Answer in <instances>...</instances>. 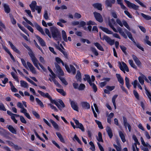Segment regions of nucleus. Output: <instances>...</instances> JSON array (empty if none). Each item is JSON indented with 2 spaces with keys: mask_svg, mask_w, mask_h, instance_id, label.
<instances>
[{
  "mask_svg": "<svg viewBox=\"0 0 151 151\" xmlns=\"http://www.w3.org/2000/svg\"><path fill=\"white\" fill-rule=\"evenodd\" d=\"M84 80L85 81H87L89 84L92 83L90 76L88 75H85V78H84Z\"/></svg>",
  "mask_w": 151,
  "mask_h": 151,
  "instance_id": "nucleus-41",
  "label": "nucleus"
},
{
  "mask_svg": "<svg viewBox=\"0 0 151 151\" xmlns=\"http://www.w3.org/2000/svg\"><path fill=\"white\" fill-rule=\"evenodd\" d=\"M62 37L64 41L65 42H67L68 40L67 39L66 33L64 30H62Z\"/></svg>",
  "mask_w": 151,
  "mask_h": 151,
  "instance_id": "nucleus-43",
  "label": "nucleus"
},
{
  "mask_svg": "<svg viewBox=\"0 0 151 151\" xmlns=\"http://www.w3.org/2000/svg\"><path fill=\"white\" fill-rule=\"evenodd\" d=\"M145 78V76L142 74H141L140 76L138 77V80L140 83L142 85H143L144 84V78Z\"/></svg>",
  "mask_w": 151,
  "mask_h": 151,
  "instance_id": "nucleus-28",
  "label": "nucleus"
},
{
  "mask_svg": "<svg viewBox=\"0 0 151 151\" xmlns=\"http://www.w3.org/2000/svg\"><path fill=\"white\" fill-rule=\"evenodd\" d=\"M20 112L23 113L24 115L28 119H31V117L29 114L27 113V110L24 108L21 109Z\"/></svg>",
  "mask_w": 151,
  "mask_h": 151,
  "instance_id": "nucleus-20",
  "label": "nucleus"
},
{
  "mask_svg": "<svg viewBox=\"0 0 151 151\" xmlns=\"http://www.w3.org/2000/svg\"><path fill=\"white\" fill-rule=\"evenodd\" d=\"M65 66L66 70L68 73L72 72L73 74H75L76 70V69L73 66L71 65H70V68L68 66L66 65H65Z\"/></svg>",
  "mask_w": 151,
  "mask_h": 151,
  "instance_id": "nucleus-11",
  "label": "nucleus"
},
{
  "mask_svg": "<svg viewBox=\"0 0 151 151\" xmlns=\"http://www.w3.org/2000/svg\"><path fill=\"white\" fill-rule=\"evenodd\" d=\"M7 113L8 115L11 116V118L14 122L15 123L17 124V121L15 118H14V117L13 116L14 114L12 113L11 111L8 110L7 111Z\"/></svg>",
  "mask_w": 151,
  "mask_h": 151,
  "instance_id": "nucleus-29",
  "label": "nucleus"
},
{
  "mask_svg": "<svg viewBox=\"0 0 151 151\" xmlns=\"http://www.w3.org/2000/svg\"><path fill=\"white\" fill-rule=\"evenodd\" d=\"M8 42L11 48L14 51L19 54L20 53V52L19 50L16 48V47L11 42L9 41Z\"/></svg>",
  "mask_w": 151,
  "mask_h": 151,
  "instance_id": "nucleus-17",
  "label": "nucleus"
},
{
  "mask_svg": "<svg viewBox=\"0 0 151 151\" xmlns=\"http://www.w3.org/2000/svg\"><path fill=\"white\" fill-rule=\"evenodd\" d=\"M126 33L127 34V36H128V37L133 42H134L135 40H134V38H133L132 35L131 34V33L129 32H127L126 31Z\"/></svg>",
  "mask_w": 151,
  "mask_h": 151,
  "instance_id": "nucleus-48",
  "label": "nucleus"
},
{
  "mask_svg": "<svg viewBox=\"0 0 151 151\" xmlns=\"http://www.w3.org/2000/svg\"><path fill=\"white\" fill-rule=\"evenodd\" d=\"M141 143L143 147H141L142 150L144 151H149L151 148V146L147 142H145L142 137H140Z\"/></svg>",
  "mask_w": 151,
  "mask_h": 151,
  "instance_id": "nucleus-6",
  "label": "nucleus"
},
{
  "mask_svg": "<svg viewBox=\"0 0 151 151\" xmlns=\"http://www.w3.org/2000/svg\"><path fill=\"white\" fill-rule=\"evenodd\" d=\"M50 30L53 38L56 40H58L60 38V36L59 35V32L57 28L55 27H50Z\"/></svg>",
  "mask_w": 151,
  "mask_h": 151,
  "instance_id": "nucleus-4",
  "label": "nucleus"
},
{
  "mask_svg": "<svg viewBox=\"0 0 151 151\" xmlns=\"http://www.w3.org/2000/svg\"><path fill=\"white\" fill-rule=\"evenodd\" d=\"M56 134L58 138L59 139L60 141L63 143H65L64 139L61 134L59 132H56Z\"/></svg>",
  "mask_w": 151,
  "mask_h": 151,
  "instance_id": "nucleus-37",
  "label": "nucleus"
},
{
  "mask_svg": "<svg viewBox=\"0 0 151 151\" xmlns=\"http://www.w3.org/2000/svg\"><path fill=\"white\" fill-rule=\"evenodd\" d=\"M123 122H124V126L126 129H127V127L129 131V132H130L131 131V126L129 124L127 121V119L126 118L124 117H123Z\"/></svg>",
  "mask_w": 151,
  "mask_h": 151,
  "instance_id": "nucleus-14",
  "label": "nucleus"
},
{
  "mask_svg": "<svg viewBox=\"0 0 151 151\" xmlns=\"http://www.w3.org/2000/svg\"><path fill=\"white\" fill-rule=\"evenodd\" d=\"M134 45L139 49L141 50L142 51H144V50L143 48L141 46V45L139 43H136L135 41L134 42Z\"/></svg>",
  "mask_w": 151,
  "mask_h": 151,
  "instance_id": "nucleus-56",
  "label": "nucleus"
},
{
  "mask_svg": "<svg viewBox=\"0 0 151 151\" xmlns=\"http://www.w3.org/2000/svg\"><path fill=\"white\" fill-rule=\"evenodd\" d=\"M102 39L105 40L108 43L111 45H114L115 42L114 40L111 39L109 37L106 35L104 36Z\"/></svg>",
  "mask_w": 151,
  "mask_h": 151,
  "instance_id": "nucleus-9",
  "label": "nucleus"
},
{
  "mask_svg": "<svg viewBox=\"0 0 151 151\" xmlns=\"http://www.w3.org/2000/svg\"><path fill=\"white\" fill-rule=\"evenodd\" d=\"M28 50L29 51V52H28V54L30 57L31 59L35 57L33 52H32L31 49H30Z\"/></svg>",
  "mask_w": 151,
  "mask_h": 151,
  "instance_id": "nucleus-60",
  "label": "nucleus"
},
{
  "mask_svg": "<svg viewBox=\"0 0 151 151\" xmlns=\"http://www.w3.org/2000/svg\"><path fill=\"white\" fill-rule=\"evenodd\" d=\"M31 60L34 65L37 64H38L39 63L38 60L35 57L31 59Z\"/></svg>",
  "mask_w": 151,
  "mask_h": 151,
  "instance_id": "nucleus-49",
  "label": "nucleus"
},
{
  "mask_svg": "<svg viewBox=\"0 0 151 151\" xmlns=\"http://www.w3.org/2000/svg\"><path fill=\"white\" fill-rule=\"evenodd\" d=\"M11 74L13 78L17 82H19V80L17 76L16 75L15 73L13 72H11Z\"/></svg>",
  "mask_w": 151,
  "mask_h": 151,
  "instance_id": "nucleus-51",
  "label": "nucleus"
},
{
  "mask_svg": "<svg viewBox=\"0 0 151 151\" xmlns=\"http://www.w3.org/2000/svg\"><path fill=\"white\" fill-rule=\"evenodd\" d=\"M89 84L92 87L94 92H96L97 91V88L96 85L94 83H90Z\"/></svg>",
  "mask_w": 151,
  "mask_h": 151,
  "instance_id": "nucleus-62",
  "label": "nucleus"
},
{
  "mask_svg": "<svg viewBox=\"0 0 151 151\" xmlns=\"http://www.w3.org/2000/svg\"><path fill=\"white\" fill-rule=\"evenodd\" d=\"M99 28L106 33L109 34H112L113 37L119 39H121L120 37L118 34L116 33H113L110 30L102 26L99 27Z\"/></svg>",
  "mask_w": 151,
  "mask_h": 151,
  "instance_id": "nucleus-5",
  "label": "nucleus"
},
{
  "mask_svg": "<svg viewBox=\"0 0 151 151\" xmlns=\"http://www.w3.org/2000/svg\"><path fill=\"white\" fill-rule=\"evenodd\" d=\"M97 140L100 142H103V140L102 138V134L100 132H99L98 133V137H97Z\"/></svg>",
  "mask_w": 151,
  "mask_h": 151,
  "instance_id": "nucleus-50",
  "label": "nucleus"
},
{
  "mask_svg": "<svg viewBox=\"0 0 151 151\" xmlns=\"http://www.w3.org/2000/svg\"><path fill=\"white\" fill-rule=\"evenodd\" d=\"M73 120L76 124V128H79L82 132H84L85 131V128L83 125L81 123H79L78 121L75 118H73Z\"/></svg>",
  "mask_w": 151,
  "mask_h": 151,
  "instance_id": "nucleus-8",
  "label": "nucleus"
},
{
  "mask_svg": "<svg viewBox=\"0 0 151 151\" xmlns=\"http://www.w3.org/2000/svg\"><path fill=\"white\" fill-rule=\"evenodd\" d=\"M122 0H116L118 4L120 5L121 8L124 10H126L127 8L122 3Z\"/></svg>",
  "mask_w": 151,
  "mask_h": 151,
  "instance_id": "nucleus-36",
  "label": "nucleus"
},
{
  "mask_svg": "<svg viewBox=\"0 0 151 151\" xmlns=\"http://www.w3.org/2000/svg\"><path fill=\"white\" fill-rule=\"evenodd\" d=\"M89 144L91 146V147L90 148V150L92 151H95V148L93 143L91 141L89 142Z\"/></svg>",
  "mask_w": 151,
  "mask_h": 151,
  "instance_id": "nucleus-55",
  "label": "nucleus"
},
{
  "mask_svg": "<svg viewBox=\"0 0 151 151\" xmlns=\"http://www.w3.org/2000/svg\"><path fill=\"white\" fill-rule=\"evenodd\" d=\"M119 134L122 142L124 143L126 141L124 134L121 131L119 132Z\"/></svg>",
  "mask_w": 151,
  "mask_h": 151,
  "instance_id": "nucleus-35",
  "label": "nucleus"
},
{
  "mask_svg": "<svg viewBox=\"0 0 151 151\" xmlns=\"http://www.w3.org/2000/svg\"><path fill=\"white\" fill-rule=\"evenodd\" d=\"M55 65L57 70V73L58 75L60 76H63L64 75V72L60 66L56 63H55Z\"/></svg>",
  "mask_w": 151,
  "mask_h": 151,
  "instance_id": "nucleus-16",
  "label": "nucleus"
},
{
  "mask_svg": "<svg viewBox=\"0 0 151 151\" xmlns=\"http://www.w3.org/2000/svg\"><path fill=\"white\" fill-rule=\"evenodd\" d=\"M91 50L92 52L94 53V54L96 56H97L99 55V53L94 48L91 47Z\"/></svg>",
  "mask_w": 151,
  "mask_h": 151,
  "instance_id": "nucleus-63",
  "label": "nucleus"
},
{
  "mask_svg": "<svg viewBox=\"0 0 151 151\" xmlns=\"http://www.w3.org/2000/svg\"><path fill=\"white\" fill-rule=\"evenodd\" d=\"M106 89H105L104 90V92L106 93L109 94L110 93V91L114 89L115 86H106Z\"/></svg>",
  "mask_w": 151,
  "mask_h": 151,
  "instance_id": "nucleus-15",
  "label": "nucleus"
},
{
  "mask_svg": "<svg viewBox=\"0 0 151 151\" xmlns=\"http://www.w3.org/2000/svg\"><path fill=\"white\" fill-rule=\"evenodd\" d=\"M106 130L110 138H111L113 136V134L111 128L109 127H107L106 129Z\"/></svg>",
  "mask_w": 151,
  "mask_h": 151,
  "instance_id": "nucleus-30",
  "label": "nucleus"
},
{
  "mask_svg": "<svg viewBox=\"0 0 151 151\" xmlns=\"http://www.w3.org/2000/svg\"><path fill=\"white\" fill-rule=\"evenodd\" d=\"M37 2L35 1H32L30 4L29 5V6L33 12L35 11V8L36 7V5Z\"/></svg>",
  "mask_w": 151,
  "mask_h": 151,
  "instance_id": "nucleus-24",
  "label": "nucleus"
},
{
  "mask_svg": "<svg viewBox=\"0 0 151 151\" xmlns=\"http://www.w3.org/2000/svg\"><path fill=\"white\" fill-rule=\"evenodd\" d=\"M70 104L72 108L74 110L78 111V107L76 102L72 101L71 102Z\"/></svg>",
  "mask_w": 151,
  "mask_h": 151,
  "instance_id": "nucleus-23",
  "label": "nucleus"
},
{
  "mask_svg": "<svg viewBox=\"0 0 151 151\" xmlns=\"http://www.w3.org/2000/svg\"><path fill=\"white\" fill-rule=\"evenodd\" d=\"M42 9V6H36L35 8L36 10L37 11V13L38 14H40L41 12V11Z\"/></svg>",
  "mask_w": 151,
  "mask_h": 151,
  "instance_id": "nucleus-61",
  "label": "nucleus"
},
{
  "mask_svg": "<svg viewBox=\"0 0 151 151\" xmlns=\"http://www.w3.org/2000/svg\"><path fill=\"white\" fill-rule=\"evenodd\" d=\"M124 1L127 5V6L130 8H132L134 10H137L138 9L139 6L132 3L127 0H124Z\"/></svg>",
  "mask_w": 151,
  "mask_h": 151,
  "instance_id": "nucleus-7",
  "label": "nucleus"
},
{
  "mask_svg": "<svg viewBox=\"0 0 151 151\" xmlns=\"http://www.w3.org/2000/svg\"><path fill=\"white\" fill-rule=\"evenodd\" d=\"M93 14L96 20L100 22H103V19L102 16L100 13L95 12L93 13Z\"/></svg>",
  "mask_w": 151,
  "mask_h": 151,
  "instance_id": "nucleus-13",
  "label": "nucleus"
},
{
  "mask_svg": "<svg viewBox=\"0 0 151 151\" xmlns=\"http://www.w3.org/2000/svg\"><path fill=\"white\" fill-rule=\"evenodd\" d=\"M114 114L113 113L111 112L109 115L107 117V122L111 124V119L113 117Z\"/></svg>",
  "mask_w": 151,
  "mask_h": 151,
  "instance_id": "nucleus-38",
  "label": "nucleus"
},
{
  "mask_svg": "<svg viewBox=\"0 0 151 151\" xmlns=\"http://www.w3.org/2000/svg\"><path fill=\"white\" fill-rule=\"evenodd\" d=\"M81 105L82 107L86 109H88L90 108L89 104L86 102H82L81 103Z\"/></svg>",
  "mask_w": 151,
  "mask_h": 151,
  "instance_id": "nucleus-27",
  "label": "nucleus"
},
{
  "mask_svg": "<svg viewBox=\"0 0 151 151\" xmlns=\"http://www.w3.org/2000/svg\"><path fill=\"white\" fill-rule=\"evenodd\" d=\"M132 139H133V140L135 141V143L134 144H135L136 145H139L140 143L139 142L138 140L136 137V136L134 135H132Z\"/></svg>",
  "mask_w": 151,
  "mask_h": 151,
  "instance_id": "nucleus-46",
  "label": "nucleus"
},
{
  "mask_svg": "<svg viewBox=\"0 0 151 151\" xmlns=\"http://www.w3.org/2000/svg\"><path fill=\"white\" fill-rule=\"evenodd\" d=\"M20 83L21 86L22 87L26 88H28L29 85L26 81H21Z\"/></svg>",
  "mask_w": 151,
  "mask_h": 151,
  "instance_id": "nucleus-32",
  "label": "nucleus"
},
{
  "mask_svg": "<svg viewBox=\"0 0 151 151\" xmlns=\"http://www.w3.org/2000/svg\"><path fill=\"white\" fill-rule=\"evenodd\" d=\"M49 100L52 103L55 104L58 108L60 110H61L63 108L65 107L64 103L61 99H59L57 101H56L55 100L52 99L51 97V99H49Z\"/></svg>",
  "mask_w": 151,
  "mask_h": 151,
  "instance_id": "nucleus-3",
  "label": "nucleus"
},
{
  "mask_svg": "<svg viewBox=\"0 0 151 151\" xmlns=\"http://www.w3.org/2000/svg\"><path fill=\"white\" fill-rule=\"evenodd\" d=\"M129 63L131 65V66L135 68L136 69L137 66L135 65L134 63L133 62V60H129Z\"/></svg>",
  "mask_w": 151,
  "mask_h": 151,
  "instance_id": "nucleus-54",
  "label": "nucleus"
},
{
  "mask_svg": "<svg viewBox=\"0 0 151 151\" xmlns=\"http://www.w3.org/2000/svg\"><path fill=\"white\" fill-rule=\"evenodd\" d=\"M4 49L5 50V51L9 55L11 58V59L14 62L15 61V59L13 56V55H12L10 51H9V50L6 47H5L4 48Z\"/></svg>",
  "mask_w": 151,
  "mask_h": 151,
  "instance_id": "nucleus-33",
  "label": "nucleus"
},
{
  "mask_svg": "<svg viewBox=\"0 0 151 151\" xmlns=\"http://www.w3.org/2000/svg\"><path fill=\"white\" fill-rule=\"evenodd\" d=\"M18 26L19 28L22 30L24 33L27 35L28 36H29V35L26 29L24 27H22L19 24H18Z\"/></svg>",
  "mask_w": 151,
  "mask_h": 151,
  "instance_id": "nucleus-42",
  "label": "nucleus"
},
{
  "mask_svg": "<svg viewBox=\"0 0 151 151\" xmlns=\"http://www.w3.org/2000/svg\"><path fill=\"white\" fill-rule=\"evenodd\" d=\"M116 76L118 81L122 85H123L124 84V80L122 78L121 76L119 74H116Z\"/></svg>",
  "mask_w": 151,
  "mask_h": 151,
  "instance_id": "nucleus-25",
  "label": "nucleus"
},
{
  "mask_svg": "<svg viewBox=\"0 0 151 151\" xmlns=\"http://www.w3.org/2000/svg\"><path fill=\"white\" fill-rule=\"evenodd\" d=\"M23 24L25 26V27L31 32L33 33L34 32L33 29L31 26L29 25H25V22H23Z\"/></svg>",
  "mask_w": 151,
  "mask_h": 151,
  "instance_id": "nucleus-45",
  "label": "nucleus"
},
{
  "mask_svg": "<svg viewBox=\"0 0 151 151\" xmlns=\"http://www.w3.org/2000/svg\"><path fill=\"white\" fill-rule=\"evenodd\" d=\"M76 78L77 79L78 81H80L81 79V76L80 72L79 71H78L77 74L76 76Z\"/></svg>",
  "mask_w": 151,
  "mask_h": 151,
  "instance_id": "nucleus-57",
  "label": "nucleus"
},
{
  "mask_svg": "<svg viewBox=\"0 0 151 151\" xmlns=\"http://www.w3.org/2000/svg\"><path fill=\"white\" fill-rule=\"evenodd\" d=\"M50 121L51 123L55 129H59L58 125L52 119H50Z\"/></svg>",
  "mask_w": 151,
  "mask_h": 151,
  "instance_id": "nucleus-34",
  "label": "nucleus"
},
{
  "mask_svg": "<svg viewBox=\"0 0 151 151\" xmlns=\"http://www.w3.org/2000/svg\"><path fill=\"white\" fill-rule=\"evenodd\" d=\"M5 12L7 13H9L10 12V9L9 5L6 3L2 4Z\"/></svg>",
  "mask_w": 151,
  "mask_h": 151,
  "instance_id": "nucleus-19",
  "label": "nucleus"
},
{
  "mask_svg": "<svg viewBox=\"0 0 151 151\" xmlns=\"http://www.w3.org/2000/svg\"><path fill=\"white\" fill-rule=\"evenodd\" d=\"M132 149L133 151H139V149L137 147V145L133 144L132 146Z\"/></svg>",
  "mask_w": 151,
  "mask_h": 151,
  "instance_id": "nucleus-64",
  "label": "nucleus"
},
{
  "mask_svg": "<svg viewBox=\"0 0 151 151\" xmlns=\"http://www.w3.org/2000/svg\"><path fill=\"white\" fill-rule=\"evenodd\" d=\"M35 37L38 40L39 42L42 46H45V43L43 40L42 38H41L39 36L37 35H35Z\"/></svg>",
  "mask_w": 151,
  "mask_h": 151,
  "instance_id": "nucleus-26",
  "label": "nucleus"
},
{
  "mask_svg": "<svg viewBox=\"0 0 151 151\" xmlns=\"http://www.w3.org/2000/svg\"><path fill=\"white\" fill-rule=\"evenodd\" d=\"M37 91L38 93H39L43 97L47 98L49 99H51V97L49 95L48 93H44L40 90H38Z\"/></svg>",
  "mask_w": 151,
  "mask_h": 151,
  "instance_id": "nucleus-21",
  "label": "nucleus"
},
{
  "mask_svg": "<svg viewBox=\"0 0 151 151\" xmlns=\"http://www.w3.org/2000/svg\"><path fill=\"white\" fill-rule=\"evenodd\" d=\"M23 18L28 24L33 27H35L37 29L42 35H45L42 28L40 25H39L37 22H34L33 24L31 22L28 20L26 18L23 17Z\"/></svg>",
  "mask_w": 151,
  "mask_h": 151,
  "instance_id": "nucleus-1",
  "label": "nucleus"
},
{
  "mask_svg": "<svg viewBox=\"0 0 151 151\" xmlns=\"http://www.w3.org/2000/svg\"><path fill=\"white\" fill-rule=\"evenodd\" d=\"M51 73V74L49 75V76L50 78H49V80L51 82H52V81L55 79V75L53 72H52V73Z\"/></svg>",
  "mask_w": 151,
  "mask_h": 151,
  "instance_id": "nucleus-44",
  "label": "nucleus"
},
{
  "mask_svg": "<svg viewBox=\"0 0 151 151\" xmlns=\"http://www.w3.org/2000/svg\"><path fill=\"white\" fill-rule=\"evenodd\" d=\"M21 60L23 65L25 68H27V66L29 68L30 71L33 74H35L36 73V72L35 70V68L33 65L29 62L27 61V64L25 60L23 58H21Z\"/></svg>",
  "mask_w": 151,
  "mask_h": 151,
  "instance_id": "nucleus-2",
  "label": "nucleus"
},
{
  "mask_svg": "<svg viewBox=\"0 0 151 151\" xmlns=\"http://www.w3.org/2000/svg\"><path fill=\"white\" fill-rule=\"evenodd\" d=\"M43 17L44 19L46 20L49 19V17L48 15L47 12L46 10L44 11Z\"/></svg>",
  "mask_w": 151,
  "mask_h": 151,
  "instance_id": "nucleus-59",
  "label": "nucleus"
},
{
  "mask_svg": "<svg viewBox=\"0 0 151 151\" xmlns=\"http://www.w3.org/2000/svg\"><path fill=\"white\" fill-rule=\"evenodd\" d=\"M115 2V0H106L105 1V4L107 7H111L112 4Z\"/></svg>",
  "mask_w": 151,
  "mask_h": 151,
  "instance_id": "nucleus-18",
  "label": "nucleus"
},
{
  "mask_svg": "<svg viewBox=\"0 0 151 151\" xmlns=\"http://www.w3.org/2000/svg\"><path fill=\"white\" fill-rule=\"evenodd\" d=\"M141 15L145 19L149 20L151 19V17L148 15H145L143 13H141Z\"/></svg>",
  "mask_w": 151,
  "mask_h": 151,
  "instance_id": "nucleus-53",
  "label": "nucleus"
},
{
  "mask_svg": "<svg viewBox=\"0 0 151 151\" xmlns=\"http://www.w3.org/2000/svg\"><path fill=\"white\" fill-rule=\"evenodd\" d=\"M117 95H115L114 96L112 99V102L115 109H116V106L115 103L116 99L117 97Z\"/></svg>",
  "mask_w": 151,
  "mask_h": 151,
  "instance_id": "nucleus-47",
  "label": "nucleus"
},
{
  "mask_svg": "<svg viewBox=\"0 0 151 151\" xmlns=\"http://www.w3.org/2000/svg\"><path fill=\"white\" fill-rule=\"evenodd\" d=\"M35 100L37 104L40 105L41 107L43 108L44 107L43 104L40 99L38 98H35Z\"/></svg>",
  "mask_w": 151,
  "mask_h": 151,
  "instance_id": "nucleus-40",
  "label": "nucleus"
},
{
  "mask_svg": "<svg viewBox=\"0 0 151 151\" xmlns=\"http://www.w3.org/2000/svg\"><path fill=\"white\" fill-rule=\"evenodd\" d=\"M109 25L112 30L115 32H118L116 29L114 27V25L116 23L115 20L113 19H112L109 20L108 22Z\"/></svg>",
  "mask_w": 151,
  "mask_h": 151,
  "instance_id": "nucleus-12",
  "label": "nucleus"
},
{
  "mask_svg": "<svg viewBox=\"0 0 151 151\" xmlns=\"http://www.w3.org/2000/svg\"><path fill=\"white\" fill-rule=\"evenodd\" d=\"M6 127L11 133L14 134H17L16 129L12 125H7Z\"/></svg>",
  "mask_w": 151,
  "mask_h": 151,
  "instance_id": "nucleus-22",
  "label": "nucleus"
},
{
  "mask_svg": "<svg viewBox=\"0 0 151 151\" xmlns=\"http://www.w3.org/2000/svg\"><path fill=\"white\" fill-rule=\"evenodd\" d=\"M123 25H124L129 30H130L131 29L129 27L127 22L125 20L123 21Z\"/></svg>",
  "mask_w": 151,
  "mask_h": 151,
  "instance_id": "nucleus-58",
  "label": "nucleus"
},
{
  "mask_svg": "<svg viewBox=\"0 0 151 151\" xmlns=\"http://www.w3.org/2000/svg\"><path fill=\"white\" fill-rule=\"evenodd\" d=\"M56 91L61 94L63 96H65L66 95V93L64 91L63 89H58L56 88Z\"/></svg>",
  "mask_w": 151,
  "mask_h": 151,
  "instance_id": "nucleus-52",
  "label": "nucleus"
},
{
  "mask_svg": "<svg viewBox=\"0 0 151 151\" xmlns=\"http://www.w3.org/2000/svg\"><path fill=\"white\" fill-rule=\"evenodd\" d=\"M93 6L95 8L100 11L102 10V5L101 3H96L93 4Z\"/></svg>",
  "mask_w": 151,
  "mask_h": 151,
  "instance_id": "nucleus-31",
  "label": "nucleus"
},
{
  "mask_svg": "<svg viewBox=\"0 0 151 151\" xmlns=\"http://www.w3.org/2000/svg\"><path fill=\"white\" fill-rule=\"evenodd\" d=\"M119 63L120 64L119 68L120 69L123 71L124 73H125V70L127 72H129V68L127 65L124 62H122V64L119 62Z\"/></svg>",
  "mask_w": 151,
  "mask_h": 151,
  "instance_id": "nucleus-10",
  "label": "nucleus"
},
{
  "mask_svg": "<svg viewBox=\"0 0 151 151\" xmlns=\"http://www.w3.org/2000/svg\"><path fill=\"white\" fill-rule=\"evenodd\" d=\"M94 45L99 50L101 51H104V49L98 43L96 42L94 43Z\"/></svg>",
  "mask_w": 151,
  "mask_h": 151,
  "instance_id": "nucleus-39",
  "label": "nucleus"
}]
</instances>
